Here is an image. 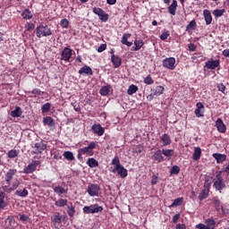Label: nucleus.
<instances>
[{
	"mask_svg": "<svg viewBox=\"0 0 229 229\" xmlns=\"http://www.w3.org/2000/svg\"><path fill=\"white\" fill-rule=\"evenodd\" d=\"M53 35V30L46 23H41L36 28V36L38 38H42V37H51Z\"/></svg>",
	"mask_w": 229,
	"mask_h": 229,
	"instance_id": "f257e3e1",
	"label": "nucleus"
},
{
	"mask_svg": "<svg viewBox=\"0 0 229 229\" xmlns=\"http://www.w3.org/2000/svg\"><path fill=\"white\" fill-rule=\"evenodd\" d=\"M223 171L216 172V180L213 183L214 189L218 191L220 193L222 192L223 189H226V183L225 182V179H223Z\"/></svg>",
	"mask_w": 229,
	"mask_h": 229,
	"instance_id": "f03ea898",
	"label": "nucleus"
},
{
	"mask_svg": "<svg viewBox=\"0 0 229 229\" xmlns=\"http://www.w3.org/2000/svg\"><path fill=\"white\" fill-rule=\"evenodd\" d=\"M98 148L96 141H91L87 147L79 148L82 155H88V157H94V149Z\"/></svg>",
	"mask_w": 229,
	"mask_h": 229,
	"instance_id": "7ed1b4c3",
	"label": "nucleus"
},
{
	"mask_svg": "<svg viewBox=\"0 0 229 229\" xmlns=\"http://www.w3.org/2000/svg\"><path fill=\"white\" fill-rule=\"evenodd\" d=\"M83 214H98V212H103V207L98 204H92L90 206H85L82 208Z\"/></svg>",
	"mask_w": 229,
	"mask_h": 229,
	"instance_id": "20e7f679",
	"label": "nucleus"
},
{
	"mask_svg": "<svg viewBox=\"0 0 229 229\" xmlns=\"http://www.w3.org/2000/svg\"><path fill=\"white\" fill-rule=\"evenodd\" d=\"M101 187L98 184L90 183L87 188V192L91 198H96L99 196Z\"/></svg>",
	"mask_w": 229,
	"mask_h": 229,
	"instance_id": "39448f33",
	"label": "nucleus"
},
{
	"mask_svg": "<svg viewBox=\"0 0 229 229\" xmlns=\"http://www.w3.org/2000/svg\"><path fill=\"white\" fill-rule=\"evenodd\" d=\"M32 148L34 149L32 151L33 155H40L45 151V149H47V145L44 143V141H39V142L34 143L32 145Z\"/></svg>",
	"mask_w": 229,
	"mask_h": 229,
	"instance_id": "423d86ee",
	"label": "nucleus"
},
{
	"mask_svg": "<svg viewBox=\"0 0 229 229\" xmlns=\"http://www.w3.org/2000/svg\"><path fill=\"white\" fill-rule=\"evenodd\" d=\"M38 165H40V161L34 160L31 163H30L24 169L23 174H31V173H35L37 171Z\"/></svg>",
	"mask_w": 229,
	"mask_h": 229,
	"instance_id": "0eeeda50",
	"label": "nucleus"
},
{
	"mask_svg": "<svg viewBox=\"0 0 229 229\" xmlns=\"http://www.w3.org/2000/svg\"><path fill=\"white\" fill-rule=\"evenodd\" d=\"M176 59L174 57H168L163 60V67L165 69H169L170 71H174L176 65Z\"/></svg>",
	"mask_w": 229,
	"mask_h": 229,
	"instance_id": "6e6552de",
	"label": "nucleus"
},
{
	"mask_svg": "<svg viewBox=\"0 0 229 229\" xmlns=\"http://www.w3.org/2000/svg\"><path fill=\"white\" fill-rule=\"evenodd\" d=\"M206 225L199 224L196 225L198 229H215L216 228V221L212 218H208L205 221Z\"/></svg>",
	"mask_w": 229,
	"mask_h": 229,
	"instance_id": "1a4fd4ad",
	"label": "nucleus"
},
{
	"mask_svg": "<svg viewBox=\"0 0 229 229\" xmlns=\"http://www.w3.org/2000/svg\"><path fill=\"white\" fill-rule=\"evenodd\" d=\"M91 131L94 135H98V137H103V135H105V129L99 123H94L91 126Z\"/></svg>",
	"mask_w": 229,
	"mask_h": 229,
	"instance_id": "9d476101",
	"label": "nucleus"
},
{
	"mask_svg": "<svg viewBox=\"0 0 229 229\" xmlns=\"http://www.w3.org/2000/svg\"><path fill=\"white\" fill-rule=\"evenodd\" d=\"M71 56H72V49L67 47H64L61 52V60H64V62H70Z\"/></svg>",
	"mask_w": 229,
	"mask_h": 229,
	"instance_id": "9b49d317",
	"label": "nucleus"
},
{
	"mask_svg": "<svg viewBox=\"0 0 229 229\" xmlns=\"http://www.w3.org/2000/svg\"><path fill=\"white\" fill-rule=\"evenodd\" d=\"M219 65H221V61L219 59H216V60L210 59L205 63V67L210 70L217 69Z\"/></svg>",
	"mask_w": 229,
	"mask_h": 229,
	"instance_id": "f8f14e48",
	"label": "nucleus"
},
{
	"mask_svg": "<svg viewBox=\"0 0 229 229\" xmlns=\"http://www.w3.org/2000/svg\"><path fill=\"white\" fill-rule=\"evenodd\" d=\"M197 108L194 111L196 117H204L205 116V106L201 102L196 104Z\"/></svg>",
	"mask_w": 229,
	"mask_h": 229,
	"instance_id": "ddd939ff",
	"label": "nucleus"
},
{
	"mask_svg": "<svg viewBox=\"0 0 229 229\" xmlns=\"http://www.w3.org/2000/svg\"><path fill=\"white\" fill-rule=\"evenodd\" d=\"M14 174H17V169H9L5 174V182L7 185H12V180H13Z\"/></svg>",
	"mask_w": 229,
	"mask_h": 229,
	"instance_id": "4468645a",
	"label": "nucleus"
},
{
	"mask_svg": "<svg viewBox=\"0 0 229 229\" xmlns=\"http://www.w3.org/2000/svg\"><path fill=\"white\" fill-rule=\"evenodd\" d=\"M216 126L219 133H226V125L225 124V123H223V119L217 118L216 122Z\"/></svg>",
	"mask_w": 229,
	"mask_h": 229,
	"instance_id": "2eb2a0df",
	"label": "nucleus"
},
{
	"mask_svg": "<svg viewBox=\"0 0 229 229\" xmlns=\"http://www.w3.org/2000/svg\"><path fill=\"white\" fill-rule=\"evenodd\" d=\"M79 74L82 75V76H92V74H94V72H92V68H90V66L89 65H84L83 67H81L79 70Z\"/></svg>",
	"mask_w": 229,
	"mask_h": 229,
	"instance_id": "dca6fc26",
	"label": "nucleus"
},
{
	"mask_svg": "<svg viewBox=\"0 0 229 229\" xmlns=\"http://www.w3.org/2000/svg\"><path fill=\"white\" fill-rule=\"evenodd\" d=\"M111 62L114 67V69H117L121 67V64H123V59L119 55H111Z\"/></svg>",
	"mask_w": 229,
	"mask_h": 229,
	"instance_id": "f3484780",
	"label": "nucleus"
},
{
	"mask_svg": "<svg viewBox=\"0 0 229 229\" xmlns=\"http://www.w3.org/2000/svg\"><path fill=\"white\" fill-rule=\"evenodd\" d=\"M144 47V40L141 38L134 40V46L131 48V51H140Z\"/></svg>",
	"mask_w": 229,
	"mask_h": 229,
	"instance_id": "a211bd4d",
	"label": "nucleus"
},
{
	"mask_svg": "<svg viewBox=\"0 0 229 229\" xmlns=\"http://www.w3.org/2000/svg\"><path fill=\"white\" fill-rule=\"evenodd\" d=\"M53 191L55 194H58V196H62V194H67L69 192V189H65L63 186H54Z\"/></svg>",
	"mask_w": 229,
	"mask_h": 229,
	"instance_id": "6ab92c4d",
	"label": "nucleus"
},
{
	"mask_svg": "<svg viewBox=\"0 0 229 229\" xmlns=\"http://www.w3.org/2000/svg\"><path fill=\"white\" fill-rule=\"evenodd\" d=\"M203 15L207 26L212 24V13H210V11L208 9L203 11Z\"/></svg>",
	"mask_w": 229,
	"mask_h": 229,
	"instance_id": "aec40b11",
	"label": "nucleus"
},
{
	"mask_svg": "<svg viewBox=\"0 0 229 229\" xmlns=\"http://www.w3.org/2000/svg\"><path fill=\"white\" fill-rule=\"evenodd\" d=\"M130 37H131V34L130 33H124L122 37L121 42L124 46H127V47H131V46H133L132 42L128 41V38H130Z\"/></svg>",
	"mask_w": 229,
	"mask_h": 229,
	"instance_id": "412c9836",
	"label": "nucleus"
},
{
	"mask_svg": "<svg viewBox=\"0 0 229 229\" xmlns=\"http://www.w3.org/2000/svg\"><path fill=\"white\" fill-rule=\"evenodd\" d=\"M213 158L216 160V164H223V162H225L226 160V155L220 154V153H214Z\"/></svg>",
	"mask_w": 229,
	"mask_h": 229,
	"instance_id": "4be33fe9",
	"label": "nucleus"
},
{
	"mask_svg": "<svg viewBox=\"0 0 229 229\" xmlns=\"http://www.w3.org/2000/svg\"><path fill=\"white\" fill-rule=\"evenodd\" d=\"M115 171L118 173L121 178H126V176H128V170H126V168H124L123 165L114 169V173H115Z\"/></svg>",
	"mask_w": 229,
	"mask_h": 229,
	"instance_id": "5701e85b",
	"label": "nucleus"
},
{
	"mask_svg": "<svg viewBox=\"0 0 229 229\" xmlns=\"http://www.w3.org/2000/svg\"><path fill=\"white\" fill-rule=\"evenodd\" d=\"M43 124L49 128L55 127V120L51 116H46L43 118Z\"/></svg>",
	"mask_w": 229,
	"mask_h": 229,
	"instance_id": "b1692460",
	"label": "nucleus"
},
{
	"mask_svg": "<svg viewBox=\"0 0 229 229\" xmlns=\"http://www.w3.org/2000/svg\"><path fill=\"white\" fill-rule=\"evenodd\" d=\"M152 159L156 162H164V157L162 156V150L158 149L156 152H154V155L152 156Z\"/></svg>",
	"mask_w": 229,
	"mask_h": 229,
	"instance_id": "393cba45",
	"label": "nucleus"
},
{
	"mask_svg": "<svg viewBox=\"0 0 229 229\" xmlns=\"http://www.w3.org/2000/svg\"><path fill=\"white\" fill-rule=\"evenodd\" d=\"M178 8V1L173 0L172 4L168 7V12L171 15H176V9Z\"/></svg>",
	"mask_w": 229,
	"mask_h": 229,
	"instance_id": "a878e982",
	"label": "nucleus"
},
{
	"mask_svg": "<svg viewBox=\"0 0 229 229\" xmlns=\"http://www.w3.org/2000/svg\"><path fill=\"white\" fill-rule=\"evenodd\" d=\"M67 214L69 217H74V214H76V208L72 205V202H69L67 205Z\"/></svg>",
	"mask_w": 229,
	"mask_h": 229,
	"instance_id": "bb28decb",
	"label": "nucleus"
},
{
	"mask_svg": "<svg viewBox=\"0 0 229 229\" xmlns=\"http://www.w3.org/2000/svg\"><path fill=\"white\" fill-rule=\"evenodd\" d=\"M28 194H30V192L26 188H23V189L19 188L15 191V195L18 196L19 198H27Z\"/></svg>",
	"mask_w": 229,
	"mask_h": 229,
	"instance_id": "cd10ccee",
	"label": "nucleus"
},
{
	"mask_svg": "<svg viewBox=\"0 0 229 229\" xmlns=\"http://www.w3.org/2000/svg\"><path fill=\"white\" fill-rule=\"evenodd\" d=\"M201 158V148L199 147H195L194 148V152L192 154V160L198 161Z\"/></svg>",
	"mask_w": 229,
	"mask_h": 229,
	"instance_id": "c85d7f7f",
	"label": "nucleus"
},
{
	"mask_svg": "<svg viewBox=\"0 0 229 229\" xmlns=\"http://www.w3.org/2000/svg\"><path fill=\"white\" fill-rule=\"evenodd\" d=\"M21 17L25 21H30L33 19V13H31V11H30V9L27 8L21 13Z\"/></svg>",
	"mask_w": 229,
	"mask_h": 229,
	"instance_id": "c756f323",
	"label": "nucleus"
},
{
	"mask_svg": "<svg viewBox=\"0 0 229 229\" xmlns=\"http://www.w3.org/2000/svg\"><path fill=\"white\" fill-rule=\"evenodd\" d=\"M198 28V23H196V20H192L186 27V31L188 33H192Z\"/></svg>",
	"mask_w": 229,
	"mask_h": 229,
	"instance_id": "7c9ffc66",
	"label": "nucleus"
},
{
	"mask_svg": "<svg viewBox=\"0 0 229 229\" xmlns=\"http://www.w3.org/2000/svg\"><path fill=\"white\" fill-rule=\"evenodd\" d=\"M160 140H162L163 146H170L171 136H169V134H167V133H165L162 136H160Z\"/></svg>",
	"mask_w": 229,
	"mask_h": 229,
	"instance_id": "2f4dec72",
	"label": "nucleus"
},
{
	"mask_svg": "<svg viewBox=\"0 0 229 229\" xmlns=\"http://www.w3.org/2000/svg\"><path fill=\"white\" fill-rule=\"evenodd\" d=\"M164 86H157L155 89H151V92L153 94V96H162V94H164Z\"/></svg>",
	"mask_w": 229,
	"mask_h": 229,
	"instance_id": "473e14b6",
	"label": "nucleus"
},
{
	"mask_svg": "<svg viewBox=\"0 0 229 229\" xmlns=\"http://www.w3.org/2000/svg\"><path fill=\"white\" fill-rule=\"evenodd\" d=\"M4 198H6V193H4V191H0V209L8 207V203L4 201Z\"/></svg>",
	"mask_w": 229,
	"mask_h": 229,
	"instance_id": "72a5a7b5",
	"label": "nucleus"
},
{
	"mask_svg": "<svg viewBox=\"0 0 229 229\" xmlns=\"http://www.w3.org/2000/svg\"><path fill=\"white\" fill-rule=\"evenodd\" d=\"M213 203L215 205L216 212H221V210H223V205L221 204V200H219L217 197H215L213 199Z\"/></svg>",
	"mask_w": 229,
	"mask_h": 229,
	"instance_id": "f704fd0d",
	"label": "nucleus"
},
{
	"mask_svg": "<svg viewBox=\"0 0 229 229\" xmlns=\"http://www.w3.org/2000/svg\"><path fill=\"white\" fill-rule=\"evenodd\" d=\"M68 203H69V200H67V199H59L55 200V207L64 208V207H67Z\"/></svg>",
	"mask_w": 229,
	"mask_h": 229,
	"instance_id": "c9c22d12",
	"label": "nucleus"
},
{
	"mask_svg": "<svg viewBox=\"0 0 229 229\" xmlns=\"http://www.w3.org/2000/svg\"><path fill=\"white\" fill-rule=\"evenodd\" d=\"M87 165H89V167H90L92 169L94 167H98L99 165V163L98 162V160H96V158L89 157L87 160Z\"/></svg>",
	"mask_w": 229,
	"mask_h": 229,
	"instance_id": "e433bc0d",
	"label": "nucleus"
},
{
	"mask_svg": "<svg viewBox=\"0 0 229 229\" xmlns=\"http://www.w3.org/2000/svg\"><path fill=\"white\" fill-rule=\"evenodd\" d=\"M21 115H22L21 106H16L15 109L11 112V117H21Z\"/></svg>",
	"mask_w": 229,
	"mask_h": 229,
	"instance_id": "4c0bfd02",
	"label": "nucleus"
},
{
	"mask_svg": "<svg viewBox=\"0 0 229 229\" xmlns=\"http://www.w3.org/2000/svg\"><path fill=\"white\" fill-rule=\"evenodd\" d=\"M137 90H139V87L135 86L134 84H131V86H129L127 94L129 96H133V94H135V92H137Z\"/></svg>",
	"mask_w": 229,
	"mask_h": 229,
	"instance_id": "58836bf2",
	"label": "nucleus"
},
{
	"mask_svg": "<svg viewBox=\"0 0 229 229\" xmlns=\"http://www.w3.org/2000/svg\"><path fill=\"white\" fill-rule=\"evenodd\" d=\"M183 203V198H177L174 200V202L170 205V208L174 207H180Z\"/></svg>",
	"mask_w": 229,
	"mask_h": 229,
	"instance_id": "ea45409f",
	"label": "nucleus"
},
{
	"mask_svg": "<svg viewBox=\"0 0 229 229\" xmlns=\"http://www.w3.org/2000/svg\"><path fill=\"white\" fill-rule=\"evenodd\" d=\"M52 223H54V225H60V223H62V216H60V213H55L52 218Z\"/></svg>",
	"mask_w": 229,
	"mask_h": 229,
	"instance_id": "a19ab883",
	"label": "nucleus"
},
{
	"mask_svg": "<svg viewBox=\"0 0 229 229\" xmlns=\"http://www.w3.org/2000/svg\"><path fill=\"white\" fill-rule=\"evenodd\" d=\"M66 160L72 162L74 160V154L72 151H65L63 155Z\"/></svg>",
	"mask_w": 229,
	"mask_h": 229,
	"instance_id": "79ce46f5",
	"label": "nucleus"
},
{
	"mask_svg": "<svg viewBox=\"0 0 229 229\" xmlns=\"http://www.w3.org/2000/svg\"><path fill=\"white\" fill-rule=\"evenodd\" d=\"M112 165H114V169L121 167V161L119 160V157L115 156L112 160Z\"/></svg>",
	"mask_w": 229,
	"mask_h": 229,
	"instance_id": "37998d69",
	"label": "nucleus"
},
{
	"mask_svg": "<svg viewBox=\"0 0 229 229\" xmlns=\"http://www.w3.org/2000/svg\"><path fill=\"white\" fill-rule=\"evenodd\" d=\"M100 94H101V96H108V94H110V87L103 86L100 89Z\"/></svg>",
	"mask_w": 229,
	"mask_h": 229,
	"instance_id": "c03bdc74",
	"label": "nucleus"
},
{
	"mask_svg": "<svg viewBox=\"0 0 229 229\" xmlns=\"http://www.w3.org/2000/svg\"><path fill=\"white\" fill-rule=\"evenodd\" d=\"M223 13H225V9H216L213 11V15L217 19L219 17H223Z\"/></svg>",
	"mask_w": 229,
	"mask_h": 229,
	"instance_id": "a18cd8bd",
	"label": "nucleus"
},
{
	"mask_svg": "<svg viewBox=\"0 0 229 229\" xmlns=\"http://www.w3.org/2000/svg\"><path fill=\"white\" fill-rule=\"evenodd\" d=\"M143 83H145V85H153V83H155V81H154L153 78L151 77V74H148V75L143 80Z\"/></svg>",
	"mask_w": 229,
	"mask_h": 229,
	"instance_id": "49530a36",
	"label": "nucleus"
},
{
	"mask_svg": "<svg viewBox=\"0 0 229 229\" xmlns=\"http://www.w3.org/2000/svg\"><path fill=\"white\" fill-rule=\"evenodd\" d=\"M51 110V103L47 102L44 104L41 107L42 114H47Z\"/></svg>",
	"mask_w": 229,
	"mask_h": 229,
	"instance_id": "de8ad7c7",
	"label": "nucleus"
},
{
	"mask_svg": "<svg viewBox=\"0 0 229 229\" xmlns=\"http://www.w3.org/2000/svg\"><path fill=\"white\" fill-rule=\"evenodd\" d=\"M208 198V192H207V190H202L201 192L199 195V199L200 201H203V199H207Z\"/></svg>",
	"mask_w": 229,
	"mask_h": 229,
	"instance_id": "09e8293b",
	"label": "nucleus"
},
{
	"mask_svg": "<svg viewBox=\"0 0 229 229\" xmlns=\"http://www.w3.org/2000/svg\"><path fill=\"white\" fill-rule=\"evenodd\" d=\"M8 158H15L19 157V152L16 149H12L7 153Z\"/></svg>",
	"mask_w": 229,
	"mask_h": 229,
	"instance_id": "8fccbe9b",
	"label": "nucleus"
},
{
	"mask_svg": "<svg viewBox=\"0 0 229 229\" xmlns=\"http://www.w3.org/2000/svg\"><path fill=\"white\" fill-rule=\"evenodd\" d=\"M170 174H180V166L174 165L170 171Z\"/></svg>",
	"mask_w": 229,
	"mask_h": 229,
	"instance_id": "3c124183",
	"label": "nucleus"
},
{
	"mask_svg": "<svg viewBox=\"0 0 229 229\" xmlns=\"http://www.w3.org/2000/svg\"><path fill=\"white\" fill-rule=\"evenodd\" d=\"M98 19L102 21V22H106V21H108V13L104 12L98 16Z\"/></svg>",
	"mask_w": 229,
	"mask_h": 229,
	"instance_id": "603ef678",
	"label": "nucleus"
},
{
	"mask_svg": "<svg viewBox=\"0 0 229 229\" xmlns=\"http://www.w3.org/2000/svg\"><path fill=\"white\" fill-rule=\"evenodd\" d=\"M216 88L219 90V92H222V94L226 95V93L225 92V90H226V86H225V84L219 83L217 84Z\"/></svg>",
	"mask_w": 229,
	"mask_h": 229,
	"instance_id": "864d4df0",
	"label": "nucleus"
},
{
	"mask_svg": "<svg viewBox=\"0 0 229 229\" xmlns=\"http://www.w3.org/2000/svg\"><path fill=\"white\" fill-rule=\"evenodd\" d=\"M71 105L72 106H73L75 112H81V107L80 106V104L78 102H72Z\"/></svg>",
	"mask_w": 229,
	"mask_h": 229,
	"instance_id": "5fc2aeb1",
	"label": "nucleus"
},
{
	"mask_svg": "<svg viewBox=\"0 0 229 229\" xmlns=\"http://www.w3.org/2000/svg\"><path fill=\"white\" fill-rule=\"evenodd\" d=\"M162 153L165 157H173L174 150L173 149H163Z\"/></svg>",
	"mask_w": 229,
	"mask_h": 229,
	"instance_id": "6e6d98bb",
	"label": "nucleus"
},
{
	"mask_svg": "<svg viewBox=\"0 0 229 229\" xmlns=\"http://www.w3.org/2000/svg\"><path fill=\"white\" fill-rule=\"evenodd\" d=\"M158 183V174H153L151 178V185H157Z\"/></svg>",
	"mask_w": 229,
	"mask_h": 229,
	"instance_id": "4d7b16f0",
	"label": "nucleus"
},
{
	"mask_svg": "<svg viewBox=\"0 0 229 229\" xmlns=\"http://www.w3.org/2000/svg\"><path fill=\"white\" fill-rule=\"evenodd\" d=\"M21 185V182L19 180H15L13 182V185L11 186V189L13 191H17V189L19 188V186Z\"/></svg>",
	"mask_w": 229,
	"mask_h": 229,
	"instance_id": "13d9d810",
	"label": "nucleus"
},
{
	"mask_svg": "<svg viewBox=\"0 0 229 229\" xmlns=\"http://www.w3.org/2000/svg\"><path fill=\"white\" fill-rule=\"evenodd\" d=\"M29 94H33L34 96H41L42 91L40 90V89H34L31 91H29Z\"/></svg>",
	"mask_w": 229,
	"mask_h": 229,
	"instance_id": "bf43d9fd",
	"label": "nucleus"
},
{
	"mask_svg": "<svg viewBox=\"0 0 229 229\" xmlns=\"http://www.w3.org/2000/svg\"><path fill=\"white\" fill-rule=\"evenodd\" d=\"M169 32L168 30H164V32L160 35V39L161 40H167V38H169Z\"/></svg>",
	"mask_w": 229,
	"mask_h": 229,
	"instance_id": "052dcab7",
	"label": "nucleus"
},
{
	"mask_svg": "<svg viewBox=\"0 0 229 229\" xmlns=\"http://www.w3.org/2000/svg\"><path fill=\"white\" fill-rule=\"evenodd\" d=\"M60 26L62 28H69V21L67 19L61 20Z\"/></svg>",
	"mask_w": 229,
	"mask_h": 229,
	"instance_id": "680f3d73",
	"label": "nucleus"
},
{
	"mask_svg": "<svg viewBox=\"0 0 229 229\" xmlns=\"http://www.w3.org/2000/svg\"><path fill=\"white\" fill-rule=\"evenodd\" d=\"M105 11H103V9L99 8V7H94L93 8V13H95L96 15L100 16L101 13H103Z\"/></svg>",
	"mask_w": 229,
	"mask_h": 229,
	"instance_id": "e2e57ef3",
	"label": "nucleus"
},
{
	"mask_svg": "<svg viewBox=\"0 0 229 229\" xmlns=\"http://www.w3.org/2000/svg\"><path fill=\"white\" fill-rule=\"evenodd\" d=\"M2 189H3L4 192H8V193L13 192L12 186H10L9 184L3 186Z\"/></svg>",
	"mask_w": 229,
	"mask_h": 229,
	"instance_id": "0e129e2a",
	"label": "nucleus"
},
{
	"mask_svg": "<svg viewBox=\"0 0 229 229\" xmlns=\"http://www.w3.org/2000/svg\"><path fill=\"white\" fill-rule=\"evenodd\" d=\"M6 223H9V225H15V217H13V216H10L7 217L6 219Z\"/></svg>",
	"mask_w": 229,
	"mask_h": 229,
	"instance_id": "69168bd1",
	"label": "nucleus"
},
{
	"mask_svg": "<svg viewBox=\"0 0 229 229\" xmlns=\"http://www.w3.org/2000/svg\"><path fill=\"white\" fill-rule=\"evenodd\" d=\"M106 49V44H101L98 47V53H103V51H105Z\"/></svg>",
	"mask_w": 229,
	"mask_h": 229,
	"instance_id": "338daca9",
	"label": "nucleus"
},
{
	"mask_svg": "<svg viewBox=\"0 0 229 229\" xmlns=\"http://www.w3.org/2000/svg\"><path fill=\"white\" fill-rule=\"evenodd\" d=\"M175 229H187V226H185V224H178L176 225Z\"/></svg>",
	"mask_w": 229,
	"mask_h": 229,
	"instance_id": "774afa93",
	"label": "nucleus"
}]
</instances>
